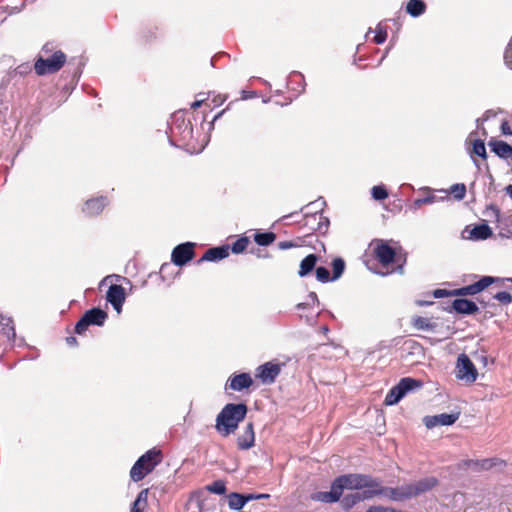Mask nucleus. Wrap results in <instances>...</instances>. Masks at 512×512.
Wrapping results in <instances>:
<instances>
[{
    "instance_id": "1",
    "label": "nucleus",
    "mask_w": 512,
    "mask_h": 512,
    "mask_svg": "<svg viewBox=\"0 0 512 512\" xmlns=\"http://www.w3.org/2000/svg\"><path fill=\"white\" fill-rule=\"evenodd\" d=\"M169 143L175 147H184L189 153H200L205 145H196L191 122L186 120L183 111L172 114L169 124Z\"/></svg>"
},
{
    "instance_id": "2",
    "label": "nucleus",
    "mask_w": 512,
    "mask_h": 512,
    "mask_svg": "<svg viewBox=\"0 0 512 512\" xmlns=\"http://www.w3.org/2000/svg\"><path fill=\"white\" fill-rule=\"evenodd\" d=\"M248 406L244 403H227L216 416L215 429L222 437L234 434L246 418Z\"/></svg>"
},
{
    "instance_id": "3",
    "label": "nucleus",
    "mask_w": 512,
    "mask_h": 512,
    "mask_svg": "<svg viewBox=\"0 0 512 512\" xmlns=\"http://www.w3.org/2000/svg\"><path fill=\"white\" fill-rule=\"evenodd\" d=\"M161 451L153 448L141 455L130 470V478L134 482L143 480L161 462Z\"/></svg>"
},
{
    "instance_id": "4",
    "label": "nucleus",
    "mask_w": 512,
    "mask_h": 512,
    "mask_svg": "<svg viewBox=\"0 0 512 512\" xmlns=\"http://www.w3.org/2000/svg\"><path fill=\"white\" fill-rule=\"evenodd\" d=\"M65 62V53L61 50H57L47 58L38 57L35 61L34 69L37 75L43 76L58 72L64 66Z\"/></svg>"
},
{
    "instance_id": "5",
    "label": "nucleus",
    "mask_w": 512,
    "mask_h": 512,
    "mask_svg": "<svg viewBox=\"0 0 512 512\" xmlns=\"http://www.w3.org/2000/svg\"><path fill=\"white\" fill-rule=\"evenodd\" d=\"M107 318L108 314L106 311L100 307H93L85 311L81 318L76 322L74 331L76 334L82 335L89 326H104Z\"/></svg>"
},
{
    "instance_id": "6",
    "label": "nucleus",
    "mask_w": 512,
    "mask_h": 512,
    "mask_svg": "<svg viewBox=\"0 0 512 512\" xmlns=\"http://www.w3.org/2000/svg\"><path fill=\"white\" fill-rule=\"evenodd\" d=\"M455 375L458 380L468 384L474 383L478 377L474 363L465 353L460 354L457 358Z\"/></svg>"
},
{
    "instance_id": "7",
    "label": "nucleus",
    "mask_w": 512,
    "mask_h": 512,
    "mask_svg": "<svg viewBox=\"0 0 512 512\" xmlns=\"http://www.w3.org/2000/svg\"><path fill=\"white\" fill-rule=\"evenodd\" d=\"M195 256V243L184 242L174 247L171 253V261L178 267H183Z\"/></svg>"
},
{
    "instance_id": "8",
    "label": "nucleus",
    "mask_w": 512,
    "mask_h": 512,
    "mask_svg": "<svg viewBox=\"0 0 512 512\" xmlns=\"http://www.w3.org/2000/svg\"><path fill=\"white\" fill-rule=\"evenodd\" d=\"M373 243L375 257L383 266H388L395 262L396 251L387 241L376 239Z\"/></svg>"
},
{
    "instance_id": "9",
    "label": "nucleus",
    "mask_w": 512,
    "mask_h": 512,
    "mask_svg": "<svg viewBox=\"0 0 512 512\" xmlns=\"http://www.w3.org/2000/svg\"><path fill=\"white\" fill-rule=\"evenodd\" d=\"M281 372L280 364L273 362H266L256 369V378H258L263 384H272Z\"/></svg>"
},
{
    "instance_id": "10",
    "label": "nucleus",
    "mask_w": 512,
    "mask_h": 512,
    "mask_svg": "<svg viewBox=\"0 0 512 512\" xmlns=\"http://www.w3.org/2000/svg\"><path fill=\"white\" fill-rule=\"evenodd\" d=\"M437 485L438 479L436 477L429 476L422 478L418 481H415L413 483H409L407 484V487L410 494V498L412 499L431 491Z\"/></svg>"
},
{
    "instance_id": "11",
    "label": "nucleus",
    "mask_w": 512,
    "mask_h": 512,
    "mask_svg": "<svg viewBox=\"0 0 512 512\" xmlns=\"http://www.w3.org/2000/svg\"><path fill=\"white\" fill-rule=\"evenodd\" d=\"M444 310L446 311H455L458 314L463 315H473L476 312H478L479 308L477 304L467 298H456L451 301V303L444 307Z\"/></svg>"
},
{
    "instance_id": "12",
    "label": "nucleus",
    "mask_w": 512,
    "mask_h": 512,
    "mask_svg": "<svg viewBox=\"0 0 512 512\" xmlns=\"http://www.w3.org/2000/svg\"><path fill=\"white\" fill-rule=\"evenodd\" d=\"M345 488L348 490H362L364 486H370L371 475L349 473L341 475Z\"/></svg>"
},
{
    "instance_id": "13",
    "label": "nucleus",
    "mask_w": 512,
    "mask_h": 512,
    "mask_svg": "<svg viewBox=\"0 0 512 512\" xmlns=\"http://www.w3.org/2000/svg\"><path fill=\"white\" fill-rule=\"evenodd\" d=\"M106 300L118 314L121 313L126 300L125 289L118 284L110 285L106 293Z\"/></svg>"
},
{
    "instance_id": "14",
    "label": "nucleus",
    "mask_w": 512,
    "mask_h": 512,
    "mask_svg": "<svg viewBox=\"0 0 512 512\" xmlns=\"http://www.w3.org/2000/svg\"><path fill=\"white\" fill-rule=\"evenodd\" d=\"M460 413H441L432 416H425L423 422L428 429L437 426H450L453 425L459 418Z\"/></svg>"
},
{
    "instance_id": "15",
    "label": "nucleus",
    "mask_w": 512,
    "mask_h": 512,
    "mask_svg": "<svg viewBox=\"0 0 512 512\" xmlns=\"http://www.w3.org/2000/svg\"><path fill=\"white\" fill-rule=\"evenodd\" d=\"M253 385V379L247 372L233 374L229 377L225 384V390L242 391L249 389Z\"/></svg>"
},
{
    "instance_id": "16",
    "label": "nucleus",
    "mask_w": 512,
    "mask_h": 512,
    "mask_svg": "<svg viewBox=\"0 0 512 512\" xmlns=\"http://www.w3.org/2000/svg\"><path fill=\"white\" fill-rule=\"evenodd\" d=\"M108 203L109 201L105 196L91 198L85 202L82 211L86 216H97L104 210Z\"/></svg>"
},
{
    "instance_id": "17",
    "label": "nucleus",
    "mask_w": 512,
    "mask_h": 512,
    "mask_svg": "<svg viewBox=\"0 0 512 512\" xmlns=\"http://www.w3.org/2000/svg\"><path fill=\"white\" fill-rule=\"evenodd\" d=\"M230 246L220 245L209 248L203 256L197 261L198 264L203 262H216L225 259L229 256Z\"/></svg>"
},
{
    "instance_id": "18",
    "label": "nucleus",
    "mask_w": 512,
    "mask_h": 512,
    "mask_svg": "<svg viewBox=\"0 0 512 512\" xmlns=\"http://www.w3.org/2000/svg\"><path fill=\"white\" fill-rule=\"evenodd\" d=\"M255 433L253 422L247 423L241 434L237 437V446L240 450H248L254 446Z\"/></svg>"
},
{
    "instance_id": "19",
    "label": "nucleus",
    "mask_w": 512,
    "mask_h": 512,
    "mask_svg": "<svg viewBox=\"0 0 512 512\" xmlns=\"http://www.w3.org/2000/svg\"><path fill=\"white\" fill-rule=\"evenodd\" d=\"M491 152H493L500 159H508L512 156V146L503 140L491 138L488 142Z\"/></svg>"
},
{
    "instance_id": "20",
    "label": "nucleus",
    "mask_w": 512,
    "mask_h": 512,
    "mask_svg": "<svg viewBox=\"0 0 512 512\" xmlns=\"http://www.w3.org/2000/svg\"><path fill=\"white\" fill-rule=\"evenodd\" d=\"M383 496L388 497L392 501H405L409 500L410 494L408 491L407 484L401 485L399 487H385L383 486Z\"/></svg>"
},
{
    "instance_id": "21",
    "label": "nucleus",
    "mask_w": 512,
    "mask_h": 512,
    "mask_svg": "<svg viewBox=\"0 0 512 512\" xmlns=\"http://www.w3.org/2000/svg\"><path fill=\"white\" fill-rule=\"evenodd\" d=\"M370 484V486H364V489H362V491L359 492L362 501L370 500L376 496H383V486L379 478L371 476Z\"/></svg>"
},
{
    "instance_id": "22",
    "label": "nucleus",
    "mask_w": 512,
    "mask_h": 512,
    "mask_svg": "<svg viewBox=\"0 0 512 512\" xmlns=\"http://www.w3.org/2000/svg\"><path fill=\"white\" fill-rule=\"evenodd\" d=\"M0 333L10 342L16 343V331L14 321L11 317L0 315Z\"/></svg>"
},
{
    "instance_id": "23",
    "label": "nucleus",
    "mask_w": 512,
    "mask_h": 512,
    "mask_svg": "<svg viewBox=\"0 0 512 512\" xmlns=\"http://www.w3.org/2000/svg\"><path fill=\"white\" fill-rule=\"evenodd\" d=\"M499 282H509L512 286V278L501 279L493 276H482L478 281L473 283V286L476 294H478L488 288L490 285Z\"/></svg>"
},
{
    "instance_id": "24",
    "label": "nucleus",
    "mask_w": 512,
    "mask_h": 512,
    "mask_svg": "<svg viewBox=\"0 0 512 512\" xmlns=\"http://www.w3.org/2000/svg\"><path fill=\"white\" fill-rule=\"evenodd\" d=\"M319 260L318 255L309 254L300 262V269L298 271V275L300 277H305L309 275L316 268V264Z\"/></svg>"
},
{
    "instance_id": "25",
    "label": "nucleus",
    "mask_w": 512,
    "mask_h": 512,
    "mask_svg": "<svg viewBox=\"0 0 512 512\" xmlns=\"http://www.w3.org/2000/svg\"><path fill=\"white\" fill-rule=\"evenodd\" d=\"M493 234L491 227L487 223L475 225L470 231L469 238L472 240H486Z\"/></svg>"
},
{
    "instance_id": "26",
    "label": "nucleus",
    "mask_w": 512,
    "mask_h": 512,
    "mask_svg": "<svg viewBox=\"0 0 512 512\" xmlns=\"http://www.w3.org/2000/svg\"><path fill=\"white\" fill-rule=\"evenodd\" d=\"M397 384L399 385L404 397L407 393L420 389L423 386V382L421 380H417L412 377H404L400 379Z\"/></svg>"
},
{
    "instance_id": "27",
    "label": "nucleus",
    "mask_w": 512,
    "mask_h": 512,
    "mask_svg": "<svg viewBox=\"0 0 512 512\" xmlns=\"http://www.w3.org/2000/svg\"><path fill=\"white\" fill-rule=\"evenodd\" d=\"M426 3L423 0H409L406 5V12L413 18L420 17L426 11Z\"/></svg>"
},
{
    "instance_id": "28",
    "label": "nucleus",
    "mask_w": 512,
    "mask_h": 512,
    "mask_svg": "<svg viewBox=\"0 0 512 512\" xmlns=\"http://www.w3.org/2000/svg\"><path fill=\"white\" fill-rule=\"evenodd\" d=\"M469 153H470V156H471L474 164L478 167V162L473 157V155L478 156V157L482 158L483 160H486L488 157L484 140L475 139L472 143V149Z\"/></svg>"
},
{
    "instance_id": "29",
    "label": "nucleus",
    "mask_w": 512,
    "mask_h": 512,
    "mask_svg": "<svg viewBox=\"0 0 512 512\" xmlns=\"http://www.w3.org/2000/svg\"><path fill=\"white\" fill-rule=\"evenodd\" d=\"M325 205L326 202L322 197L314 202L309 203L305 208H311V211L305 212V218H313L315 220L317 216L323 214V208Z\"/></svg>"
},
{
    "instance_id": "30",
    "label": "nucleus",
    "mask_w": 512,
    "mask_h": 512,
    "mask_svg": "<svg viewBox=\"0 0 512 512\" xmlns=\"http://www.w3.org/2000/svg\"><path fill=\"white\" fill-rule=\"evenodd\" d=\"M247 504L244 494L232 492L228 495V506L231 510L240 511Z\"/></svg>"
},
{
    "instance_id": "31",
    "label": "nucleus",
    "mask_w": 512,
    "mask_h": 512,
    "mask_svg": "<svg viewBox=\"0 0 512 512\" xmlns=\"http://www.w3.org/2000/svg\"><path fill=\"white\" fill-rule=\"evenodd\" d=\"M361 501H362V499H361L360 493L355 492V493H349V494L344 495L340 499V504H341V507L345 511H349L350 509H352L354 506H356Z\"/></svg>"
},
{
    "instance_id": "32",
    "label": "nucleus",
    "mask_w": 512,
    "mask_h": 512,
    "mask_svg": "<svg viewBox=\"0 0 512 512\" xmlns=\"http://www.w3.org/2000/svg\"><path fill=\"white\" fill-rule=\"evenodd\" d=\"M402 398H404V395H403L399 385L396 384L387 393L385 400H384V404L387 406H392V405L397 404Z\"/></svg>"
},
{
    "instance_id": "33",
    "label": "nucleus",
    "mask_w": 512,
    "mask_h": 512,
    "mask_svg": "<svg viewBox=\"0 0 512 512\" xmlns=\"http://www.w3.org/2000/svg\"><path fill=\"white\" fill-rule=\"evenodd\" d=\"M345 489V485L340 475L332 481L329 492L333 495L334 500L339 502Z\"/></svg>"
},
{
    "instance_id": "34",
    "label": "nucleus",
    "mask_w": 512,
    "mask_h": 512,
    "mask_svg": "<svg viewBox=\"0 0 512 512\" xmlns=\"http://www.w3.org/2000/svg\"><path fill=\"white\" fill-rule=\"evenodd\" d=\"M276 239V235L273 232H257L254 234V241L259 246H268L272 244Z\"/></svg>"
},
{
    "instance_id": "35",
    "label": "nucleus",
    "mask_w": 512,
    "mask_h": 512,
    "mask_svg": "<svg viewBox=\"0 0 512 512\" xmlns=\"http://www.w3.org/2000/svg\"><path fill=\"white\" fill-rule=\"evenodd\" d=\"M332 281L338 280L345 271V261L341 257H336L332 261Z\"/></svg>"
},
{
    "instance_id": "36",
    "label": "nucleus",
    "mask_w": 512,
    "mask_h": 512,
    "mask_svg": "<svg viewBox=\"0 0 512 512\" xmlns=\"http://www.w3.org/2000/svg\"><path fill=\"white\" fill-rule=\"evenodd\" d=\"M205 490L217 495H224L226 493V484L223 480L213 481L205 487Z\"/></svg>"
},
{
    "instance_id": "37",
    "label": "nucleus",
    "mask_w": 512,
    "mask_h": 512,
    "mask_svg": "<svg viewBox=\"0 0 512 512\" xmlns=\"http://www.w3.org/2000/svg\"><path fill=\"white\" fill-rule=\"evenodd\" d=\"M249 243V238L246 236L239 237L230 247L234 254H240L245 251Z\"/></svg>"
},
{
    "instance_id": "38",
    "label": "nucleus",
    "mask_w": 512,
    "mask_h": 512,
    "mask_svg": "<svg viewBox=\"0 0 512 512\" xmlns=\"http://www.w3.org/2000/svg\"><path fill=\"white\" fill-rule=\"evenodd\" d=\"M413 326L418 330L430 331L433 330L434 325L428 318L418 316L413 319Z\"/></svg>"
},
{
    "instance_id": "39",
    "label": "nucleus",
    "mask_w": 512,
    "mask_h": 512,
    "mask_svg": "<svg viewBox=\"0 0 512 512\" xmlns=\"http://www.w3.org/2000/svg\"><path fill=\"white\" fill-rule=\"evenodd\" d=\"M311 499L313 501H318L322 503H336L333 498V495L329 491H319L315 492L311 495Z\"/></svg>"
},
{
    "instance_id": "40",
    "label": "nucleus",
    "mask_w": 512,
    "mask_h": 512,
    "mask_svg": "<svg viewBox=\"0 0 512 512\" xmlns=\"http://www.w3.org/2000/svg\"><path fill=\"white\" fill-rule=\"evenodd\" d=\"M373 199L383 201L388 197V191L384 185H376L371 189Z\"/></svg>"
},
{
    "instance_id": "41",
    "label": "nucleus",
    "mask_w": 512,
    "mask_h": 512,
    "mask_svg": "<svg viewBox=\"0 0 512 512\" xmlns=\"http://www.w3.org/2000/svg\"><path fill=\"white\" fill-rule=\"evenodd\" d=\"M316 278L321 283L332 282L329 270L325 266H318L315 268Z\"/></svg>"
},
{
    "instance_id": "42",
    "label": "nucleus",
    "mask_w": 512,
    "mask_h": 512,
    "mask_svg": "<svg viewBox=\"0 0 512 512\" xmlns=\"http://www.w3.org/2000/svg\"><path fill=\"white\" fill-rule=\"evenodd\" d=\"M450 192L456 200H462L465 197L466 186L463 183L453 184L450 188Z\"/></svg>"
},
{
    "instance_id": "43",
    "label": "nucleus",
    "mask_w": 512,
    "mask_h": 512,
    "mask_svg": "<svg viewBox=\"0 0 512 512\" xmlns=\"http://www.w3.org/2000/svg\"><path fill=\"white\" fill-rule=\"evenodd\" d=\"M452 295L459 296V297H464L467 295L473 296V295H476V292H475V289H474V286L472 283L470 285L463 286V287L452 290Z\"/></svg>"
},
{
    "instance_id": "44",
    "label": "nucleus",
    "mask_w": 512,
    "mask_h": 512,
    "mask_svg": "<svg viewBox=\"0 0 512 512\" xmlns=\"http://www.w3.org/2000/svg\"><path fill=\"white\" fill-rule=\"evenodd\" d=\"M374 42L376 44H383L387 39V30L381 24H378L375 30Z\"/></svg>"
},
{
    "instance_id": "45",
    "label": "nucleus",
    "mask_w": 512,
    "mask_h": 512,
    "mask_svg": "<svg viewBox=\"0 0 512 512\" xmlns=\"http://www.w3.org/2000/svg\"><path fill=\"white\" fill-rule=\"evenodd\" d=\"M493 299L499 301L503 305L512 303V295L506 291H500L493 295Z\"/></svg>"
},
{
    "instance_id": "46",
    "label": "nucleus",
    "mask_w": 512,
    "mask_h": 512,
    "mask_svg": "<svg viewBox=\"0 0 512 512\" xmlns=\"http://www.w3.org/2000/svg\"><path fill=\"white\" fill-rule=\"evenodd\" d=\"M329 225H330L329 218L324 216L323 214H321L319 216V221L317 223L316 230L321 234H325L328 231Z\"/></svg>"
},
{
    "instance_id": "47",
    "label": "nucleus",
    "mask_w": 512,
    "mask_h": 512,
    "mask_svg": "<svg viewBox=\"0 0 512 512\" xmlns=\"http://www.w3.org/2000/svg\"><path fill=\"white\" fill-rule=\"evenodd\" d=\"M436 201V197L434 195H428L426 197H423V198H417L413 201V208L416 210V209H419L422 205L424 204H432Z\"/></svg>"
},
{
    "instance_id": "48",
    "label": "nucleus",
    "mask_w": 512,
    "mask_h": 512,
    "mask_svg": "<svg viewBox=\"0 0 512 512\" xmlns=\"http://www.w3.org/2000/svg\"><path fill=\"white\" fill-rule=\"evenodd\" d=\"M204 494L203 491H197L192 495L191 501L196 503L198 512H204L205 511V503L204 499L201 498V496Z\"/></svg>"
},
{
    "instance_id": "49",
    "label": "nucleus",
    "mask_w": 512,
    "mask_h": 512,
    "mask_svg": "<svg viewBox=\"0 0 512 512\" xmlns=\"http://www.w3.org/2000/svg\"><path fill=\"white\" fill-rule=\"evenodd\" d=\"M148 494H149L148 489L141 490L133 502H136V506L138 504H142V506H147Z\"/></svg>"
},
{
    "instance_id": "50",
    "label": "nucleus",
    "mask_w": 512,
    "mask_h": 512,
    "mask_svg": "<svg viewBox=\"0 0 512 512\" xmlns=\"http://www.w3.org/2000/svg\"><path fill=\"white\" fill-rule=\"evenodd\" d=\"M504 61L506 65L512 69V37L510 42L508 43V46L505 49L504 52Z\"/></svg>"
},
{
    "instance_id": "51",
    "label": "nucleus",
    "mask_w": 512,
    "mask_h": 512,
    "mask_svg": "<svg viewBox=\"0 0 512 512\" xmlns=\"http://www.w3.org/2000/svg\"><path fill=\"white\" fill-rule=\"evenodd\" d=\"M32 71V67L29 63H23L15 68V74L24 76Z\"/></svg>"
},
{
    "instance_id": "52",
    "label": "nucleus",
    "mask_w": 512,
    "mask_h": 512,
    "mask_svg": "<svg viewBox=\"0 0 512 512\" xmlns=\"http://www.w3.org/2000/svg\"><path fill=\"white\" fill-rule=\"evenodd\" d=\"M497 461L498 460L495 458L480 460V471L489 470L491 467L496 465Z\"/></svg>"
},
{
    "instance_id": "53",
    "label": "nucleus",
    "mask_w": 512,
    "mask_h": 512,
    "mask_svg": "<svg viewBox=\"0 0 512 512\" xmlns=\"http://www.w3.org/2000/svg\"><path fill=\"white\" fill-rule=\"evenodd\" d=\"M463 466L473 471H480V460H466L463 462Z\"/></svg>"
},
{
    "instance_id": "54",
    "label": "nucleus",
    "mask_w": 512,
    "mask_h": 512,
    "mask_svg": "<svg viewBox=\"0 0 512 512\" xmlns=\"http://www.w3.org/2000/svg\"><path fill=\"white\" fill-rule=\"evenodd\" d=\"M434 298H443V297H450L452 295V290H446V289H435L433 291Z\"/></svg>"
},
{
    "instance_id": "55",
    "label": "nucleus",
    "mask_w": 512,
    "mask_h": 512,
    "mask_svg": "<svg viewBox=\"0 0 512 512\" xmlns=\"http://www.w3.org/2000/svg\"><path fill=\"white\" fill-rule=\"evenodd\" d=\"M502 112H503L502 109H499L498 111H495L493 109L486 110L482 116V121H488L490 118H494L498 115V113H502Z\"/></svg>"
},
{
    "instance_id": "56",
    "label": "nucleus",
    "mask_w": 512,
    "mask_h": 512,
    "mask_svg": "<svg viewBox=\"0 0 512 512\" xmlns=\"http://www.w3.org/2000/svg\"><path fill=\"white\" fill-rule=\"evenodd\" d=\"M500 130H501V133H502L503 135H509V136H512V129L510 128L509 123H508V121H507V120H504V121L501 123Z\"/></svg>"
},
{
    "instance_id": "57",
    "label": "nucleus",
    "mask_w": 512,
    "mask_h": 512,
    "mask_svg": "<svg viewBox=\"0 0 512 512\" xmlns=\"http://www.w3.org/2000/svg\"><path fill=\"white\" fill-rule=\"evenodd\" d=\"M297 245L293 243L292 241H282L278 243V247L280 250H287L293 247H296Z\"/></svg>"
},
{
    "instance_id": "58",
    "label": "nucleus",
    "mask_w": 512,
    "mask_h": 512,
    "mask_svg": "<svg viewBox=\"0 0 512 512\" xmlns=\"http://www.w3.org/2000/svg\"><path fill=\"white\" fill-rule=\"evenodd\" d=\"M310 302V306L314 304H319V300L317 294L315 292H310L307 297V301Z\"/></svg>"
},
{
    "instance_id": "59",
    "label": "nucleus",
    "mask_w": 512,
    "mask_h": 512,
    "mask_svg": "<svg viewBox=\"0 0 512 512\" xmlns=\"http://www.w3.org/2000/svg\"><path fill=\"white\" fill-rule=\"evenodd\" d=\"M291 76L299 77L301 79V83H300L301 90H300V92H303L304 89H305V82H304L303 74L301 72H298V71H293L291 73Z\"/></svg>"
},
{
    "instance_id": "60",
    "label": "nucleus",
    "mask_w": 512,
    "mask_h": 512,
    "mask_svg": "<svg viewBox=\"0 0 512 512\" xmlns=\"http://www.w3.org/2000/svg\"><path fill=\"white\" fill-rule=\"evenodd\" d=\"M66 343L70 347H75L78 344L77 338L75 336L66 337Z\"/></svg>"
},
{
    "instance_id": "61",
    "label": "nucleus",
    "mask_w": 512,
    "mask_h": 512,
    "mask_svg": "<svg viewBox=\"0 0 512 512\" xmlns=\"http://www.w3.org/2000/svg\"><path fill=\"white\" fill-rule=\"evenodd\" d=\"M475 359L477 361H480L482 363V365L485 366V367L488 365L489 359H488V357L486 355H483V354L475 355Z\"/></svg>"
},
{
    "instance_id": "62",
    "label": "nucleus",
    "mask_w": 512,
    "mask_h": 512,
    "mask_svg": "<svg viewBox=\"0 0 512 512\" xmlns=\"http://www.w3.org/2000/svg\"><path fill=\"white\" fill-rule=\"evenodd\" d=\"M146 506H142V504H138L136 506V502L132 503L130 512H143Z\"/></svg>"
},
{
    "instance_id": "63",
    "label": "nucleus",
    "mask_w": 512,
    "mask_h": 512,
    "mask_svg": "<svg viewBox=\"0 0 512 512\" xmlns=\"http://www.w3.org/2000/svg\"><path fill=\"white\" fill-rule=\"evenodd\" d=\"M52 50H53V45L51 43H46L42 47V52H44L46 54L52 52Z\"/></svg>"
},
{
    "instance_id": "64",
    "label": "nucleus",
    "mask_w": 512,
    "mask_h": 512,
    "mask_svg": "<svg viewBox=\"0 0 512 512\" xmlns=\"http://www.w3.org/2000/svg\"><path fill=\"white\" fill-rule=\"evenodd\" d=\"M505 192L512 199V184H509L505 187Z\"/></svg>"
}]
</instances>
